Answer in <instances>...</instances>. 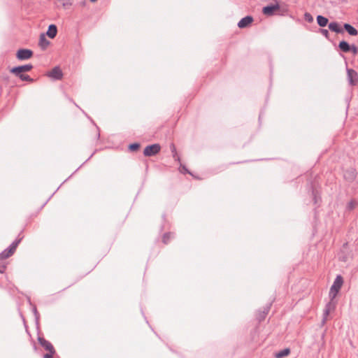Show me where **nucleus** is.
Returning <instances> with one entry per match:
<instances>
[{
  "instance_id": "f03ea898",
  "label": "nucleus",
  "mask_w": 358,
  "mask_h": 358,
  "mask_svg": "<svg viewBox=\"0 0 358 358\" xmlns=\"http://www.w3.org/2000/svg\"><path fill=\"white\" fill-rule=\"evenodd\" d=\"M161 147L159 144H153L147 146L143 151V154L146 157H150L157 155L160 151Z\"/></svg>"
},
{
  "instance_id": "f3484780",
  "label": "nucleus",
  "mask_w": 358,
  "mask_h": 358,
  "mask_svg": "<svg viewBox=\"0 0 358 358\" xmlns=\"http://www.w3.org/2000/svg\"><path fill=\"white\" fill-rule=\"evenodd\" d=\"M290 353V350L288 348L284 349L278 352H277L275 355V358H282L289 355Z\"/></svg>"
},
{
  "instance_id": "412c9836",
  "label": "nucleus",
  "mask_w": 358,
  "mask_h": 358,
  "mask_svg": "<svg viewBox=\"0 0 358 358\" xmlns=\"http://www.w3.org/2000/svg\"><path fill=\"white\" fill-rule=\"evenodd\" d=\"M62 6L66 7L71 4L70 0H57Z\"/></svg>"
},
{
  "instance_id": "c85d7f7f",
  "label": "nucleus",
  "mask_w": 358,
  "mask_h": 358,
  "mask_svg": "<svg viewBox=\"0 0 358 358\" xmlns=\"http://www.w3.org/2000/svg\"><path fill=\"white\" fill-rule=\"evenodd\" d=\"M324 31H325V32H324V34H327V30H325Z\"/></svg>"
},
{
  "instance_id": "9b49d317",
  "label": "nucleus",
  "mask_w": 358,
  "mask_h": 358,
  "mask_svg": "<svg viewBox=\"0 0 358 358\" xmlns=\"http://www.w3.org/2000/svg\"><path fill=\"white\" fill-rule=\"evenodd\" d=\"M334 300V299H330V301L327 305L325 310H324L325 316H327L330 313H331L332 311L334 310V309L336 308V302Z\"/></svg>"
},
{
  "instance_id": "6e6552de",
  "label": "nucleus",
  "mask_w": 358,
  "mask_h": 358,
  "mask_svg": "<svg viewBox=\"0 0 358 358\" xmlns=\"http://www.w3.org/2000/svg\"><path fill=\"white\" fill-rule=\"evenodd\" d=\"M252 22L253 18L251 16H246L239 21L238 26L239 28H245L250 25Z\"/></svg>"
},
{
  "instance_id": "f8f14e48",
  "label": "nucleus",
  "mask_w": 358,
  "mask_h": 358,
  "mask_svg": "<svg viewBox=\"0 0 358 358\" xmlns=\"http://www.w3.org/2000/svg\"><path fill=\"white\" fill-rule=\"evenodd\" d=\"M57 33V27L54 24L50 25L48 27V30L47 31V35L50 38H54L56 36Z\"/></svg>"
},
{
  "instance_id": "a878e982",
  "label": "nucleus",
  "mask_w": 358,
  "mask_h": 358,
  "mask_svg": "<svg viewBox=\"0 0 358 358\" xmlns=\"http://www.w3.org/2000/svg\"><path fill=\"white\" fill-rule=\"evenodd\" d=\"M5 270H6V266L0 265V273H4Z\"/></svg>"
},
{
  "instance_id": "1a4fd4ad",
  "label": "nucleus",
  "mask_w": 358,
  "mask_h": 358,
  "mask_svg": "<svg viewBox=\"0 0 358 358\" xmlns=\"http://www.w3.org/2000/svg\"><path fill=\"white\" fill-rule=\"evenodd\" d=\"M38 342L45 348V350H46L48 352L55 350L52 345L49 341H46L45 339L39 338Z\"/></svg>"
},
{
  "instance_id": "b1692460",
  "label": "nucleus",
  "mask_w": 358,
  "mask_h": 358,
  "mask_svg": "<svg viewBox=\"0 0 358 358\" xmlns=\"http://www.w3.org/2000/svg\"><path fill=\"white\" fill-rule=\"evenodd\" d=\"M55 350L53 351H48V353L44 355V358H52L53 355L55 354Z\"/></svg>"
},
{
  "instance_id": "5701e85b",
  "label": "nucleus",
  "mask_w": 358,
  "mask_h": 358,
  "mask_svg": "<svg viewBox=\"0 0 358 358\" xmlns=\"http://www.w3.org/2000/svg\"><path fill=\"white\" fill-rule=\"evenodd\" d=\"M356 205H357V203L355 201H351L350 202H349V203L348 205V208L350 210H352L355 208Z\"/></svg>"
},
{
  "instance_id": "6ab92c4d",
  "label": "nucleus",
  "mask_w": 358,
  "mask_h": 358,
  "mask_svg": "<svg viewBox=\"0 0 358 358\" xmlns=\"http://www.w3.org/2000/svg\"><path fill=\"white\" fill-rule=\"evenodd\" d=\"M340 49L343 52H349L350 50V46L346 41H341L339 43Z\"/></svg>"
},
{
  "instance_id": "cd10ccee",
  "label": "nucleus",
  "mask_w": 358,
  "mask_h": 358,
  "mask_svg": "<svg viewBox=\"0 0 358 358\" xmlns=\"http://www.w3.org/2000/svg\"><path fill=\"white\" fill-rule=\"evenodd\" d=\"M324 31H325V32H324V34H327V30H325Z\"/></svg>"
},
{
  "instance_id": "20e7f679",
  "label": "nucleus",
  "mask_w": 358,
  "mask_h": 358,
  "mask_svg": "<svg viewBox=\"0 0 358 358\" xmlns=\"http://www.w3.org/2000/svg\"><path fill=\"white\" fill-rule=\"evenodd\" d=\"M33 52L28 49H20L17 52L16 57L20 60H24L31 58Z\"/></svg>"
},
{
  "instance_id": "2eb2a0df",
  "label": "nucleus",
  "mask_w": 358,
  "mask_h": 358,
  "mask_svg": "<svg viewBox=\"0 0 358 358\" xmlns=\"http://www.w3.org/2000/svg\"><path fill=\"white\" fill-rule=\"evenodd\" d=\"M49 41L46 39L45 36L44 34H41L40 36V38H39V45L43 48V49H45L48 45H49Z\"/></svg>"
},
{
  "instance_id": "aec40b11",
  "label": "nucleus",
  "mask_w": 358,
  "mask_h": 358,
  "mask_svg": "<svg viewBox=\"0 0 358 358\" xmlns=\"http://www.w3.org/2000/svg\"><path fill=\"white\" fill-rule=\"evenodd\" d=\"M139 148L140 145L138 143H133L129 146V149L132 152L138 150Z\"/></svg>"
},
{
  "instance_id": "0eeeda50",
  "label": "nucleus",
  "mask_w": 358,
  "mask_h": 358,
  "mask_svg": "<svg viewBox=\"0 0 358 358\" xmlns=\"http://www.w3.org/2000/svg\"><path fill=\"white\" fill-rule=\"evenodd\" d=\"M348 78L352 85H355L358 83V74L353 69H348Z\"/></svg>"
},
{
  "instance_id": "9d476101",
  "label": "nucleus",
  "mask_w": 358,
  "mask_h": 358,
  "mask_svg": "<svg viewBox=\"0 0 358 358\" xmlns=\"http://www.w3.org/2000/svg\"><path fill=\"white\" fill-rule=\"evenodd\" d=\"M278 9H279L278 5L268 6H266L263 8V13L265 15H271L275 11L278 10Z\"/></svg>"
},
{
  "instance_id": "423d86ee",
  "label": "nucleus",
  "mask_w": 358,
  "mask_h": 358,
  "mask_svg": "<svg viewBox=\"0 0 358 358\" xmlns=\"http://www.w3.org/2000/svg\"><path fill=\"white\" fill-rule=\"evenodd\" d=\"M33 68L31 64H26L23 66H20L17 67L12 68L10 71V73H24L30 71Z\"/></svg>"
},
{
  "instance_id": "f257e3e1",
  "label": "nucleus",
  "mask_w": 358,
  "mask_h": 358,
  "mask_svg": "<svg viewBox=\"0 0 358 358\" xmlns=\"http://www.w3.org/2000/svg\"><path fill=\"white\" fill-rule=\"evenodd\" d=\"M343 285V277L340 275H337L329 290V296L331 299H334L336 298L340 289H341Z\"/></svg>"
},
{
  "instance_id": "a211bd4d",
  "label": "nucleus",
  "mask_w": 358,
  "mask_h": 358,
  "mask_svg": "<svg viewBox=\"0 0 358 358\" xmlns=\"http://www.w3.org/2000/svg\"><path fill=\"white\" fill-rule=\"evenodd\" d=\"M317 21L320 27H325L328 24V19L322 15L317 16Z\"/></svg>"
},
{
  "instance_id": "4468645a",
  "label": "nucleus",
  "mask_w": 358,
  "mask_h": 358,
  "mask_svg": "<svg viewBox=\"0 0 358 358\" xmlns=\"http://www.w3.org/2000/svg\"><path fill=\"white\" fill-rule=\"evenodd\" d=\"M344 28L348 31V33L351 36H357L358 34L357 30L349 24H345Z\"/></svg>"
},
{
  "instance_id": "ddd939ff",
  "label": "nucleus",
  "mask_w": 358,
  "mask_h": 358,
  "mask_svg": "<svg viewBox=\"0 0 358 358\" xmlns=\"http://www.w3.org/2000/svg\"><path fill=\"white\" fill-rule=\"evenodd\" d=\"M329 29L334 31L336 33H341L343 31L341 27H340L339 24L337 22H331L329 24Z\"/></svg>"
},
{
  "instance_id": "393cba45",
  "label": "nucleus",
  "mask_w": 358,
  "mask_h": 358,
  "mask_svg": "<svg viewBox=\"0 0 358 358\" xmlns=\"http://www.w3.org/2000/svg\"><path fill=\"white\" fill-rule=\"evenodd\" d=\"M305 19L306 20H308V22H312L313 21V17L311 16V15L310 13H306L305 14Z\"/></svg>"
},
{
  "instance_id": "39448f33",
  "label": "nucleus",
  "mask_w": 358,
  "mask_h": 358,
  "mask_svg": "<svg viewBox=\"0 0 358 358\" xmlns=\"http://www.w3.org/2000/svg\"><path fill=\"white\" fill-rule=\"evenodd\" d=\"M47 76L54 80H61L63 73L59 67H55L47 73Z\"/></svg>"
},
{
  "instance_id": "4be33fe9",
  "label": "nucleus",
  "mask_w": 358,
  "mask_h": 358,
  "mask_svg": "<svg viewBox=\"0 0 358 358\" xmlns=\"http://www.w3.org/2000/svg\"><path fill=\"white\" fill-rule=\"evenodd\" d=\"M171 238V234H166L164 235L163 236V238H162V241L164 243H167L169 240Z\"/></svg>"
},
{
  "instance_id": "bb28decb",
  "label": "nucleus",
  "mask_w": 358,
  "mask_h": 358,
  "mask_svg": "<svg viewBox=\"0 0 358 358\" xmlns=\"http://www.w3.org/2000/svg\"><path fill=\"white\" fill-rule=\"evenodd\" d=\"M350 50H352L354 54H357L358 51L357 48L355 46H352V48H350Z\"/></svg>"
},
{
  "instance_id": "dca6fc26",
  "label": "nucleus",
  "mask_w": 358,
  "mask_h": 358,
  "mask_svg": "<svg viewBox=\"0 0 358 358\" xmlns=\"http://www.w3.org/2000/svg\"><path fill=\"white\" fill-rule=\"evenodd\" d=\"M16 76L19 77L23 81L33 82V79L29 77V76L24 74V73H12Z\"/></svg>"
},
{
  "instance_id": "7ed1b4c3",
  "label": "nucleus",
  "mask_w": 358,
  "mask_h": 358,
  "mask_svg": "<svg viewBox=\"0 0 358 358\" xmlns=\"http://www.w3.org/2000/svg\"><path fill=\"white\" fill-rule=\"evenodd\" d=\"M17 246V242L13 243L8 249L5 250L0 254V259H7L15 252Z\"/></svg>"
},
{
  "instance_id": "c756f323",
  "label": "nucleus",
  "mask_w": 358,
  "mask_h": 358,
  "mask_svg": "<svg viewBox=\"0 0 358 358\" xmlns=\"http://www.w3.org/2000/svg\"><path fill=\"white\" fill-rule=\"evenodd\" d=\"M96 1V0H91V1H92V2H94V1Z\"/></svg>"
}]
</instances>
